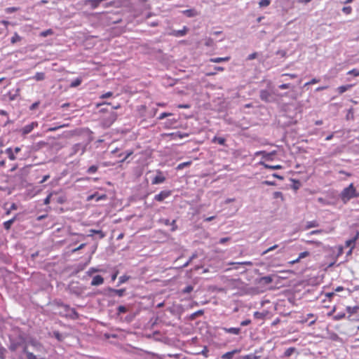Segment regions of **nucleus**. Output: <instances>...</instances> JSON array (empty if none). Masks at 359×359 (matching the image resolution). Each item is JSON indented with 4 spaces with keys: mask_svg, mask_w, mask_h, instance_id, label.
Here are the masks:
<instances>
[{
    "mask_svg": "<svg viewBox=\"0 0 359 359\" xmlns=\"http://www.w3.org/2000/svg\"><path fill=\"white\" fill-rule=\"evenodd\" d=\"M133 154V151L132 150H128L126 151V153H121L118 154V157H121L123 156V158L120 161V163L125 162L132 154Z\"/></svg>",
    "mask_w": 359,
    "mask_h": 359,
    "instance_id": "nucleus-21",
    "label": "nucleus"
},
{
    "mask_svg": "<svg viewBox=\"0 0 359 359\" xmlns=\"http://www.w3.org/2000/svg\"><path fill=\"white\" fill-rule=\"evenodd\" d=\"M231 240V238L230 237H224V238H221L219 241H218V243L219 244H222V245H224L225 244L226 242H228L229 241Z\"/></svg>",
    "mask_w": 359,
    "mask_h": 359,
    "instance_id": "nucleus-55",
    "label": "nucleus"
},
{
    "mask_svg": "<svg viewBox=\"0 0 359 359\" xmlns=\"http://www.w3.org/2000/svg\"><path fill=\"white\" fill-rule=\"evenodd\" d=\"M88 236H93L94 234L98 235L100 239L105 237V233L101 230L90 229L89 230Z\"/></svg>",
    "mask_w": 359,
    "mask_h": 359,
    "instance_id": "nucleus-18",
    "label": "nucleus"
},
{
    "mask_svg": "<svg viewBox=\"0 0 359 359\" xmlns=\"http://www.w3.org/2000/svg\"><path fill=\"white\" fill-rule=\"evenodd\" d=\"M130 5V0H111L104 3L102 6L104 8L115 7H128Z\"/></svg>",
    "mask_w": 359,
    "mask_h": 359,
    "instance_id": "nucleus-3",
    "label": "nucleus"
},
{
    "mask_svg": "<svg viewBox=\"0 0 359 359\" xmlns=\"http://www.w3.org/2000/svg\"><path fill=\"white\" fill-rule=\"evenodd\" d=\"M271 4V0H260L259 5L260 7H266Z\"/></svg>",
    "mask_w": 359,
    "mask_h": 359,
    "instance_id": "nucleus-48",
    "label": "nucleus"
},
{
    "mask_svg": "<svg viewBox=\"0 0 359 359\" xmlns=\"http://www.w3.org/2000/svg\"><path fill=\"white\" fill-rule=\"evenodd\" d=\"M278 245H274L269 248L268 249H266V250H264L262 252V255H264L267 254L268 252L278 248Z\"/></svg>",
    "mask_w": 359,
    "mask_h": 359,
    "instance_id": "nucleus-50",
    "label": "nucleus"
},
{
    "mask_svg": "<svg viewBox=\"0 0 359 359\" xmlns=\"http://www.w3.org/2000/svg\"><path fill=\"white\" fill-rule=\"evenodd\" d=\"M101 270L98 268L90 267L86 272L87 275L91 276L93 273L100 272Z\"/></svg>",
    "mask_w": 359,
    "mask_h": 359,
    "instance_id": "nucleus-43",
    "label": "nucleus"
},
{
    "mask_svg": "<svg viewBox=\"0 0 359 359\" xmlns=\"http://www.w3.org/2000/svg\"><path fill=\"white\" fill-rule=\"evenodd\" d=\"M53 34V31L51 29H46L40 33V36L42 37H46Z\"/></svg>",
    "mask_w": 359,
    "mask_h": 359,
    "instance_id": "nucleus-45",
    "label": "nucleus"
},
{
    "mask_svg": "<svg viewBox=\"0 0 359 359\" xmlns=\"http://www.w3.org/2000/svg\"><path fill=\"white\" fill-rule=\"evenodd\" d=\"M53 337H54L58 341H62L65 338V334L57 330L53 332Z\"/></svg>",
    "mask_w": 359,
    "mask_h": 359,
    "instance_id": "nucleus-25",
    "label": "nucleus"
},
{
    "mask_svg": "<svg viewBox=\"0 0 359 359\" xmlns=\"http://www.w3.org/2000/svg\"><path fill=\"white\" fill-rule=\"evenodd\" d=\"M358 238H359V231H357L355 232V236H354L352 238H351V239H349V240H347V241H346V243H345L346 246V247H349L350 248H351V247H353V248H354V247H355V242H356V241L358 239Z\"/></svg>",
    "mask_w": 359,
    "mask_h": 359,
    "instance_id": "nucleus-15",
    "label": "nucleus"
},
{
    "mask_svg": "<svg viewBox=\"0 0 359 359\" xmlns=\"http://www.w3.org/2000/svg\"><path fill=\"white\" fill-rule=\"evenodd\" d=\"M82 82V79L79 77L76 78L74 81H72L69 85L71 88H76L81 85Z\"/></svg>",
    "mask_w": 359,
    "mask_h": 359,
    "instance_id": "nucleus-35",
    "label": "nucleus"
},
{
    "mask_svg": "<svg viewBox=\"0 0 359 359\" xmlns=\"http://www.w3.org/2000/svg\"><path fill=\"white\" fill-rule=\"evenodd\" d=\"M38 126V123L34 121L32 122L30 124H28L25 126H24V135L29 133L34 127H36Z\"/></svg>",
    "mask_w": 359,
    "mask_h": 359,
    "instance_id": "nucleus-17",
    "label": "nucleus"
},
{
    "mask_svg": "<svg viewBox=\"0 0 359 359\" xmlns=\"http://www.w3.org/2000/svg\"><path fill=\"white\" fill-rule=\"evenodd\" d=\"M117 118V114L114 111H111L108 116L104 118V126L109 127Z\"/></svg>",
    "mask_w": 359,
    "mask_h": 359,
    "instance_id": "nucleus-7",
    "label": "nucleus"
},
{
    "mask_svg": "<svg viewBox=\"0 0 359 359\" xmlns=\"http://www.w3.org/2000/svg\"><path fill=\"white\" fill-rule=\"evenodd\" d=\"M236 352V350L226 352V353H225L224 354L222 355V359H232L233 356V355L235 354Z\"/></svg>",
    "mask_w": 359,
    "mask_h": 359,
    "instance_id": "nucleus-37",
    "label": "nucleus"
},
{
    "mask_svg": "<svg viewBox=\"0 0 359 359\" xmlns=\"http://www.w3.org/2000/svg\"><path fill=\"white\" fill-rule=\"evenodd\" d=\"M172 194V191L170 190H163L161 191L159 194L155 195L154 200L158 202L163 201L165 198L170 196Z\"/></svg>",
    "mask_w": 359,
    "mask_h": 359,
    "instance_id": "nucleus-6",
    "label": "nucleus"
},
{
    "mask_svg": "<svg viewBox=\"0 0 359 359\" xmlns=\"http://www.w3.org/2000/svg\"><path fill=\"white\" fill-rule=\"evenodd\" d=\"M158 174L151 181L152 184H159L165 181V177L162 175L161 171L158 170Z\"/></svg>",
    "mask_w": 359,
    "mask_h": 359,
    "instance_id": "nucleus-11",
    "label": "nucleus"
},
{
    "mask_svg": "<svg viewBox=\"0 0 359 359\" xmlns=\"http://www.w3.org/2000/svg\"><path fill=\"white\" fill-rule=\"evenodd\" d=\"M279 89H281V90H284V89H287V88H290V83H283V84H281L278 86Z\"/></svg>",
    "mask_w": 359,
    "mask_h": 359,
    "instance_id": "nucleus-63",
    "label": "nucleus"
},
{
    "mask_svg": "<svg viewBox=\"0 0 359 359\" xmlns=\"http://www.w3.org/2000/svg\"><path fill=\"white\" fill-rule=\"evenodd\" d=\"M212 143H217V144H219L220 145L224 146L225 143H226V139L224 137H223L215 136L212 139Z\"/></svg>",
    "mask_w": 359,
    "mask_h": 359,
    "instance_id": "nucleus-20",
    "label": "nucleus"
},
{
    "mask_svg": "<svg viewBox=\"0 0 359 359\" xmlns=\"http://www.w3.org/2000/svg\"><path fill=\"white\" fill-rule=\"evenodd\" d=\"M319 82V79H317L316 78L311 79L310 81L304 84V86H306L308 85H311V84H314V83H318Z\"/></svg>",
    "mask_w": 359,
    "mask_h": 359,
    "instance_id": "nucleus-62",
    "label": "nucleus"
},
{
    "mask_svg": "<svg viewBox=\"0 0 359 359\" xmlns=\"http://www.w3.org/2000/svg\"><path fill=\"white\" fill-rule=\"evenodd\" d=\"M104 278L100 275H96L93 278L90 285L92 286H99L104 283Z\"/></svg>",
    "mask_w": 359,
    "mask_h": 359,
    "instance_id": "nucleus-13",
    "label": "nucleus"
},
{
    "mask_svg": "<svg viewBox=\"0 0 359 359\" xmlns=\"http://www.w3.org/2000/svg\"><path fill=\"white\" fill-rule=\"evenodd\" d=\"M127 311H128V309L125 306L121 305L117 307L118 314L126 313Z\"/></svg>",
    "mask_w": 359,
    "mask_h": 359,
    "instance_id": "nucleus-46",
    "label": "nucleus"
},
{
    "mask_svg": "<svg viewBox=\"0 0 359 359\" xmlns=\"http://www.w3.org/2000/svg\"><path fill=\"white\" fill-rule=\"evenodd\" d=\"M208 351H209V350H208V347L205 346L203 348V349L200 353H198V354H201V355H204L205 357H208Z\"/></svg>",
    "mask_w": 359,
    "mask_h": 359,
    "instance_id": "nucleus-58",
    "label": "nucleus"
},
{
    "mask_svg": "<svg viewBox=\"0 0 359 359\" xmlns=\"http://www.w3.org/2000/svg\"><path fill=\"white\" fill-rule=\"evenodd\" d=\"M346 314L343 312L338 313L337 315L334 316V320H340L345 318Z\"/></svg>",
    "mask_w": 359,
    "mask_h": 359,
    "instance_id": "nucleus-49",
    "label": "nucleus"
},
{
    "mask_svg": "<svg viewBox=\"0 0 359 359\" xmlns=\"http://www.w3.org/2000/svg\"><path fill=\"white\" fill-rule=\"evenodd\" d=\"M276 154V151H272V152H263V158L267 161H271L273 159V156L275 155Z\"/></svg>",
    "mask_w": 359,
    "mask_h": 359,
    "instance_id": "nucleus-36",
    "label": "nucleus"
},
{
    "mask_svg": "<svg viewBox=\"0 0 359 359\" xmlns=\"http://www.w3.org/2000/svg\"><path fill=\"white\" fill-rule=\"evenodd\" d=\"M171 115H172V114H170V113H168V112H163V113H161V114L159 115V116L158 117V119H159V120H163V119H164L165 118H166V117H168V116H171Z\"/></svg>",
    "mask_w": 359,
    "mask_h": 359,
    "instance_id": "nucleus-54",
    "label": "nucleus"
},
{
    "mask_svg": "<svg viewBox=\"0 0 359 359\" xmlns=\"http://www.w3.org/2000/svg\"><path fill=\"white\" fill-rule=\"evenodd\" d=\"M221 330H224L226 333L232 334L234 335H238L241 332V329L240 327H220Z\"/></svg>",
    "mask_w": 359,
    "mask_h": 359,
    "instance_id": "nucleus-14",
    "label": "nucleus"
},
{
    "mask_svg": "<svg viewBox=\"0 0 359 359\" xmlns=\"http://www.w3.org/2000/svg\"><path fill=\"white\" fill-rule=\"evenodd\" d=\"M297 348L294 347H290L287 348L285 352L283 353V357L289 358L294 353L297 352Z\"/></svg>",
    "mask_w": 359,
    "mask_h": 359,
    "instance_id": "nucleus-23",
    "label": "nucleus"
},
{
    "mask_svg": "<svg viewBox=\"0 0 359 359\" xmlns=\"http://www.w3.org/2000/svg\"><path fill=\"white\" fill-rule=\"evenodd\" d=\"M112 96H113V93L109 91V92H107V93H104L102 95H100V98L105 99V98L111 97Z\"/></svg>",
    "mask_w": 359,
    "mask_h": 359,
    "instance_id": "nucleus-57",
    "label": "nucleus"
},
{
    "mask_svg": "<svg viewBox=\"0 0 359 359\" xmlns=\"http://www.w3.org/2000/svg\"><path fill=\"white\" fill-rule=\"evenodd\" d=\"M126 290L125 288L114 289L111 287H107L104 289L103 294L109 298H114L116 296L122 297L125 295Z\"/></svg>",
    "mask_w": 359,
    "mask_h": 359,
    "instance_id": "nucleus-2",
    "label": "nucleus"
},
{
    "mask_svg": "<svg viewBox=\"0 0 359 359\" xmlns=\"http://www.w3.org/2000/svg\"><path fill=\"white\" fill-rule=\"evenodd\" d=\"M348 313H349L350 316L354 313H356L359 311V306H347L346 309Z\"/></svg>",
    "mask_w": 359,
    "mask_h": 359,
    "instance_id": "nucleus-27",
    "label": "nucleus"
},
{
    "mask_svg": "<svg viewBox=\"0 0 359 359\" xmlns=\"http://www.w3.org/2000/svg\"><path fill=\"white\" fill-rule=\"evenodd\" d=\"M198 257V254L196 252L194 253L189 259L182 266V268H186L187 267L189 264L196 258Z\"/></svg>",
    "mask_w": 359,
    "mask_h": 359,
    "instance_id": "nucleus-32",
    "label": "nucleus"
},
{
    "mask_svg": "<svg viewBox=\"0 0 359 359\" xmlns=\"http://www.w3.org/2000/svg\"><path fill=\"white\" fill-rule=\"evenodd\" d=\"M342 11L346 14V15H348L351 13L352 11V8L351 6H344L343 8H342Z\"/></svg>",
    "mask_w": 359,
    "mask_h": 359,
    "instance_id": "nucleus-56",
    "label": "nucleus"
},
{
    "mask_svg": "<svg viewBox=\"0 0 359 359\" xmlns=\"http://www.w3.org/2000/svg\"><path fill=\"white\" fill-rule=\"evenodd\" d=\"M182 13L188 18H193L198 15V12L193 8L183 11Z\"/></svg>",
    "mask_w": 359,
    "mask_h": 359,
    "instance_id": "nucleus-19",
    "label": "nucleus"
},
{
    "mask_svg": "<svg viewBox=\"0 0 359 359\" xmlns=\"http://www.w3.org/2000/svg\"><path fill=\"white\" fill-rule=\"evenodd\" d=\"M272 282H273L272 276H266L261 277L258 280V283L259 284H262V285H269V284L271 283Z\"/></svg>",
    "mask_w": 359,
    "mask_h": 359,
    "instance_id": "nucleus-16",
    "label": "nucleus"
},
{
    "mask_svg": "<svg viewBox=\"0 0 359 359\" xmlns=\"http://www.w3.org/2000/svg\"><path fill=\"white\" fill-rule=\"evenodd\" d=\"M13 222V219L8 220L4 223V228L6 229H9L11 228V224Z\"/></svg>",
    "mask_w": 359,
    "mask_h": 359,
    "instance_id": "nucleus-52",
    "label": "nucleus"
},
{
    "mask_svg": "<svg viewBox=\"0 0 359 359\" xmlns=\"http://www.w3.org/2000/svg\"><path fill=\"white\" fill-rule=\"evenodd\" d=\"M102 3V0H85L84 4L89 6L92 9L97 8L100 4Z\"/></svg>",
    "mask_w": 359,
    "mask_h": 359,
    "instance_id": "nucleus-12",
    "label": "nucleus"
},
{
    "mask_svg": "<svg viewBox=\"0 0 359 359\" xmlns=\"http://www.w3.org/2000/svg\"><path fill=\"white\" fill-rule=\"evenodd\" d=\"M352 87V85L341 86L337 88V91L339 94H342L349 90Z\"/></svg>",
    "mask_w": 359,
    "mask_h": 359,
    "instance_id": "nucleus-31",
    "label": "nucleus"
},
{
    "mask_svg": "<svg viewBox=\"0 0 359 359\" xmlns=\"http://www.w3.org/2000/svg\"><path fill=\"white\" fill-rule=\"evenodd\" d=\"M318 226H319V224H318V222L317 221H316V220L309 221V222H306L305 229H311V228L317 227Z\"/></svg>",
    "mask_w": 359,
    "mask_h": 359,
    "instance_id": "nucleus-29",
    "label": "nucleus"
},
{
    "mask_svg": "<svg viewBox=\"0 0 359 359\" xmlns=\"http://www.w3.org/2000/svg\"><path fill=\"white\" fill-rule=\"evenodd\" d=\"M191 161H187V162L181 163H180V164L177 166L176 169H177V170H182V169H184L185 167H187V166L190 165H191Z\"/></svg>",
    "mask_w": 359,
    "mask_h": 359,
    "instance_id": "nucleus-44",
    "label": "nucleus"
},
{
    "mask_svg": "<svg viewBox=\"0 0 359 359\" xmlns=\"http://www.w3.org/2000/svg\"><path fill=\"white\" fill-rule=\"evenodd\" d=\"M193 290H194V286H192L191 285H189L182 289V293L184 294H189L190 292H191L193 291Z\"/></svg>",
    "mask_w": 359,
    "mask_h": 359,
    "instance_id": "nucleus-41",
    "label": "nucleus"
},
{
    "mask_svg": "<svg viewBox=\"0 0 359 359\" xmlns=\"http://www.w3.org/2000/svg\"><path fill=\"white\" fill-rule=\"evenodd\" d=\"M97 170H98V166L96 165H93L88 168V170H86V172L88 174H94L97 171Z\"/></svg>",
    "mask_w": 359,
    "mask_h": 359,
    "instance_id": "nucleus-38",
    "label": "nucleus"
},
{
    "mask_svg": "<svg viewBox=\"0 0 359 359\" xmlns=\"http://www.w3.org/2000/svg\"><path fill=\"white\" fill-rule=\"evenodd\" d=\"M358 197L359 192L356 190L353 183L344 188L339 194V198L344 204L347 203L350 200Z\"/></svg>",
    "mask_w": 359,
    "mask_h": 359,
    "instance_id": "nucleus-1",
    "label": "nucleus"
},
{
    "mask_svg": "<svg viewBox=\"0 0 359 359\" xmlns=\"http://www.w3.org/2000/svg\"><path fill=\"white\" fill-rule=\"evenodd\" d=\"M257 53H256V52L252 53L248 56L247 60H252L255 59L257 57Z\"/></svg>",
    "mask_w": 359,
    "mask_h": 359,
    "instance_id": "nucleus-59",
    "label": "nucleus"
},
{
    "mask_svg": "<svg viewBox=\"0 0 359 359\" xmlns=\"http://www.w3.org/2000/svg\"><path fill=\"white\" fill-rule=\"evenodd\" d=\"M204 44L205 46L212 47L215 45V41L212 38L208 37L205 39Z\"/></svg>",
    "mask_w": 359,
    "mask_h": 359,
    "instance_id": "nucleus-40",
    "label": "nucleus"
},
{
    "mask_svg": "<svg viewBox=\"0 0 359 359\" xmlns=\"http://www.w3.org/2000/svg\"><path fill=\"white\" fill-rule=\"evenodd\" d=\"M259 164L263 165L265 168H268V169H271V170H279V169L283 168V166L280 165H271L265 163L264 162H262V161H261L259 163Z\"/></svg>",
    "mask_w": 359,
    "mask_h": 359,
    "instance_id": "nucleus-22",
    "label": "nucleus"
},
{
    "mask_svg": "<svg viewBox=\"0 0 359 359\" xmlns=\"http://www.w3.org/2000/svg\"><path fill=\"white\" fill-rule=\"evenodd\" d=\"M6 154L8 155V157L11 160H14L15 158L13 150L11 148L6 149Z\"/></svg>",
    "mask_w": 359,
    "mask_h": 359,
    "instance_id": "nucleus-47",
    "label": "nucleus"
},
{
    "mask_svg": "<svg viewBox=\"0 0 359 359\" xmlns=\"http://www.w3.org/2000/svg\"><path fill=\"white\" fill-rule=\"evenodd\" d=\"M259 351H255L254 353H250L243 356V359H259L261 358L260 355H258L257 353Z\"/></svg>",
    "mask_w": 359,
    "mask_h": 359,
    "instance_id": "nucleus-30",
    "label": "nucleus"
},
{
    "mask_svg": "<svg viewBox=\"0 0 359 359\" xmlns=\"http://www.w3.org/2000/svg\"><path fill=\"white\" fill-rule=\"evenodd\" d=\"M101 106H106V107L101 108L100 109V112H107V111H109L108 107L111 106V104L109 102H105L97 104V107H101Z\"/></svg>",
    "mask_w": 359,
    "mask_h": 359,
    "instance_id": "nucleus-33",
    "label": "nucleus"
},
{
    "mask_svg": "<svg viewBox=\"0 0 359 359\" xmlns=\"http://www.w3.org/2000/svg\"><path fill=\"white\" fill-rule=\"evenodd\" d=\"M346 119L348 120H348H353L354 119L353 109V108H350L348 110L347 114L346 116Z\"/></svg>",
    "mask_w": 359,
    "mask_h": 359,
    "instance_id": "nucleus-42",
    "label": "nucleus"
},
{
    "mask_svg": "<svg viewBox=\"0 0 359 359\" xmlns=\"http://www.w3.org/2000/svg\"><path fill=\"white\" fill-rule=\"evenodd\" d=\"M85 246H86V243H82L79 247L72 250V252L74 253V252L83 249Z\"/></svg>",
    "mask_w": 359,
    "mask_h": 359,
    "instance_id": "nucleus-61",
    "label": "nucleus"
},
{
    "mask_svg": "<svg viewBox=\"0 0 359 359\" xmlns=\"http://www.w3.org/2000/svg\"><path fill=\"white\" fill-rule=\"evenodd\" d=\"M46 79V74L44 72H36L34 76L24 78V82L34 79L36 81H41Z\"/></svg>",
    "mask_w": 359,
    "mask_h": 359,
    "instance_id": "nucleus-8",
    "label": "nucleus"
},
{
    "mask_svg": "<svg viewBox=\"0 0 359 359\" xmlns=\"http://www.w3.org/2000/svg\"><path fill=\"white\" fill-rule=\"evenodd\" d=\"M229 60H230V57H213V58H210V61L211 62H214V63H219V62H227Z\"/></svg>",
    "mask_w": 359,
    "mask_h": 359,
    "instance_id": "nucleus-26",
    "label": "nucleus"
},
{
    "mask_svg": "<svg viewBox=\"0 0 359 359\" xmlns=\"http://www.w3.org/2000/svg\"><path fill=\"white\" fill-rule=\"evenodd\" d=\"M204 313V310L203 309H200V310H198L197 311L191 313L189 316V319L191 320H195L197 317L200 316H202L203 315Z\"/></svg>",
    "mask_w": 359,
    "mask_h": 359,
    "instance_id": "nucleus-28",
    "label": "nucleus"
},
{
    "mask_svg": "<svg viewBox=\"0 0 359 359\" xmlns=\"http://www.w3.org/2000/svg\"><path fill=\"white\" fill-rule=\"evenodd\" d=\"M24 353L26 354L27 359H46V358H38L32 353L27 351L25 348H24Z\"/></svg>",
    "mask_w": 359,
    "mask_h": 359,
    "instance_id": "nucleus-39",
    "label": "nucleus"
},
{
    "mask_svg": "<svg viewBox=\"0 0 359 359\" xmlns=\"http://www.w3.org/2000/svg\"><path fill=\"white\" fill-rule=\"evenodd\" d=\"M309 255V252H307V251H304V252H301L299 255V259H302L303 258H305L307 256Z\"/></svg>",
    "mask_w": 359,
    "mask_h": 359,
    "instance_id": "nucleus-60",
    "label": "nucleus"
},
{
    "mask_svg": "<svg viewBox=\"0 0 359 359\" xmlns=\"http://www.w3.org/2000/svg\"><path fill=\"white\" fill-rule=\"evenodd\" d=\"M162 221L166 226H172L171 231H174L177 229V226L175 224V220H172L170 222L168 219H163Z\"/></svg>",
    "mask_w": 359,
    "mask_h": 359,
    "instance_id": "nucleus-24",
    "label": "nucleus"
},
{
    "mask_svg": "<svg viewBox=\"0 0 359 359\" xmlns=\"http://www.w3.org/2000/svg\"><path fill=\"white\" fill-rule=\"evenodd\" d=\"M259 97L265 102H271L274 100L271 93L267 90H261L259 92Z\"/></svg>",
    "mask_w": 359,
    "mask_h": 359,
    "instance_id": "nucleus-5",
    "label": "nucleus"
},
{
    "mask_svg": "<svg viewBox=\"0 0 359 359\" xmlns=\"http://www.w3.org/2000/svg\"><path fill=\"white\" fill-rule=\"evenodd\" d=\"M187 32H188V28L186 26H184L182 29L172 30L169 33V35L175 36V37H182V36H185L187 34Z\"/></svg>",
    "mask_w": 359,
    "mask_h": 359,
    "instance_id": "nucleus-9",
    "label": "nucleus"
},
{
    "mask_svg": "<svg viewBox=\"0 0 359 359\" xmlns=\"http://www.w3.org/2000/svg\"><path fill=\"white\" fill-rule=\"evenodd\" d=\"M129 278H130V276H126V275L120 276L116 286L118 287L121 285H122L123 283H125L126 282H127L129 280Z\"/></svg>",
    "mask_w": 359,
    "mask_h": 359,
    "instance_id": "nucleus-34",
    "label": "nucleus"
},
{
    "mask_svg": "<svg viewBox=\"0 0 359 359\" xmlns=\"http://www.w3.org/2000/svg\"><path fill=\"white\" fill-rule=\"evenodd\" d=\"M80 151V155H83L86 151V145L81 143H77L72 146L70 156L75 155Z\"/></svg>",
    "mask_w": 359,
    "mask_h": 359,
    "instance_id": "nucleus-4",
    "label": "nucleus"
},
{
    "mask_svg": "<svg viewBox=\"0 0 359 359\" xmlns=\"http://www.w3.org/2000/svg\"><path fill=\"white\" fill-rule=\"evenodd\" d=\"M348 74L353 75L354 76H359V70L357 69H353L348 72Z\"/></svg>",
    "mask_w": 359,
    "mask_h": 359,
    "instance_id": "nucleus-53",
    "label": "nucleus"
},
{
    "mask_svg": "<svg viewBox=\"0 0 359 359\" xmlns=\"http://www.w3.org/2000/svg\"><path fill=\"white\" fill-rule=\"evenodd\" d=\"M265 315L263 313L255 311L254 313V317L257 319H263Z\"/></svg>",
    "mask_w": 359,
    "mask_h": 359,
    "instance_id": "nucleus-51",
    "label": "nucleus"
},
{
    "mask_svg": "<svg viewBox=\"0 0 359 359\" xmlns=\"http://www.w3.org/2000/svg\"><path fill=\"white\" fill-rule=\"evenodd\" d=\"M273 198H283V194L282 192L280 191H275L273 193Z\"/></svg>",
    "mask_w": 359,
    "mask_h": 359,
    "instance_id": "nucleus-64",
    "label": "nucleus"
},
{
    "mask_svg": "<svg viewBox=\"0 0 359 359\" xmlns=\"http://www.w3.org/2000/svg\"><path fill=\"white\" fill-rule=\"evenodd\" d=\"M168 136H170L171 140H177L179 139H183L184 137H188L187 133H181L180 131L175 132V133H171L167 135Z\"/></svg>",
    "mask_w": 359,
    "mask_h": 359,
    "instance_id": "nucleus-10",
    "label": "nucleus"
}]
</instances>
